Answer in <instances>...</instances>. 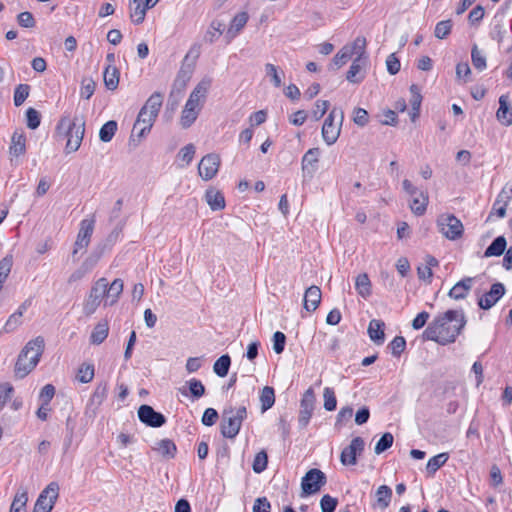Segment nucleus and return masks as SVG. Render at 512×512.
<instances>
[{
    "instance_id": "9",
    "label": "nucleus",
    "mask_w": 512,
    "mask_h": 512,
    "mask_svg": "<svg viewBox=\"0 0 512 512\" xmlns=\"http://www.w3.org/2000/svg\"><path fill=\"white\" fill-rule=\"evenodd\" d=\"M315 393L313 388L309 387L303 394L300 401V412L298 422L301 428H305L313 414L315 406Z\"/></svg>"
},
{
    "instance_id": "28",
    "label": "nucleus",
    "mask_w": 512,
    "mask_h": 512,
    "mask_svg": "<svg viewBox=\"0 0 512 512\" xmlns=\"http://www.w3.org/2000/svg\"><path fill=\"white\" fill-rule=\"evenodd\" d=\"M384 326H385V324L381 320L372 319L370 321L369 326H368V334H369L370 339L373 342H375L377 344H382L384 342V339H385Z\"/></svg>"
},
{
    "instance_id": "56",
    "label": "nucleus",
    "mask_w": 512,
    "mask_h": 512,
    "mask_svg": "<svg viewBox=\"0 0 512 512\" xmlns=\"http://www.w3.org/2000/svg\"><path fill=\"white\" fill-rule=\"evenodd\" d=\"M324 397V408L327 411H333L336 409L337 400L334 393V390L330 387H326L323 392Z\"/></svg>"
},
{
    "instance_id": "44",
    "label": "nucleus",
    "mask_w": 512,
    "mask_h": 512,
    "mask_svg": "<svg viewBox=\"0 0 512 512\" xmlns=\"http://www.w3.org/2000/svg\"><path fill=\"white\" fill-rule=\"evenodd\" d=\"M117 131V122L110 120L106 122L99 131V138L103 142H110Z\"/></svg>"
},
{
    "instance_id": "7",
    "label": "nucleus",
    "mask_w": 512,
    "mask_h": 512,
    "mask_svg": "<svg viewBox=\"0 0 512 512\" xmlns=\"http://www.w3.org/2000/svg\"><path fill=\"white\" fill-rule=\"evenodd\" d=\"M326 482L327 478L324 472L317 468L310 469L301 480L302 492L305 495L315 494L320 491Z\"/></svg>"
},
{
    "instance_id": "40",
    "label": "nucleus",
    "mask_w": 512,
    "mask_h": 512,
    "mask_svg": "<svg viewBox=\"0 0 512 512\" xmlns=\"http://www.w3.org/2000/svg\"><path fill=\"white\" fill-rule=\"evenodd\" d=\"M261 411L265 412L275 403V392L270 386H265L260 393Z\"/></svg>"
},
{
    "instance_id": "2",
    "label": "nucleus",
    "mask_w": 512,
    "mask_h": 512,
    "mask_svg": "<svg viewBox=\"0 0 512 512\" xmlns=\"http://www.w3.org/2000/svg\"><path fill=\"white\" fill-rule=\"evenodd\" d=\"M57 136L67 138L65 151L67 154L76 152L82 143L85 133V121L82 117L63 115L56 125Z\"/></svg>"
},
{
    "instance_id": "19",
    "label": "nucleus",
    "mask_w": 512,
    "mask_h": 512,
    "mask_svg": "<svg viewBox=\"0 0 512 512\" xmlns=\"http://www.w3.org/2000/svg\"><path fill=\"white\" fill-rule=\"evenodd\" d=\"M497 119L505 126L512 125V108L507 95L499 98V108L496 112Z\"/></svg>"
},
{
    "instance_id": "47",
    "label": "nucleus",
    "mask_w": 512,
    "mask_h": 512,
    "mask_svg": "<svg viewBox=\"0 0 512 512\" xmlns=\"http://www.w3.org/2000/svg\"><path fill=\"white\" fill-rule=\"evenodd\" d=\"M471 60L473 66L482 71L486 68V57L481 50L478 49L477 45H474L471 50Z\"/></svg>"
},
{
    "instance_id": "45",
    "label": "nucleus",
    "mask_w": 512,
    "mask_h": 512,
    "mask_svg": "<svg viewBox=\"0 0 512 512\" xmlns=\"http://www.w3.org/2000/svg\"><path fill=\"white\" fill-rule=\"evenodd\" d=\"M94 377V366L92 364H82L77 371L76 379L81 383H89Z\"/></svg>"
},
{
    "instance_id": "62",
    "label": "nucleus",
    "mask_w": 512,
    "mask_h": 512,
    "mask_svg": "<svg viewBox=\"0 0 512 512\" xmlns=\"http://www.w3.org/2000/svg\"><path fill=\"white\" fill-rule=\"evenodd\" d=\"M17 22L23 28H33L36 25V21L31 12L24 11L17 15Z\"/></svg>"
},
{
    "instance_id": "13",
    "label": "nucleus",
    "mask_w": 512,
    "mask_h": 512,
    "mask_svg": "<svg viewBox=\"0 0 512 512\" xmlns=\"http://www.w3.org/2000/svg\"><path fill=\"white\" fill-rule=\"evenodd\" d=\"M138 418L146 426L158 428L166 423V417L151 406L143 404L138 408Z\"/></svg>"
},
{
    "instance_id": "52",
    "label": "nucleus",
    "mask_w": 512,
    "mask_h": 512,
    "mask_svg": "<svg viewBox=\"0 0 512 512\" xmlns=\"http://www.w3.org/2000/svg\"><path fill=\"white\" fill-rule=\"evenodd\" d=\"M267 464H268L267 453L264 450H262V451L258 452L254 458L253 465H252L253 471L255 473H261L267 468Z\"/></svg>"
},
{
    "instance_id": "61",
    "label": "nucleus",
    "mask_w": 512,
    "mask_h": 512,
    "mask_svg": "<svg viewBox=\"0 0 512 512\" xmlns=\"http://www.w3.org/2000/svg\"><path fill=\"white\" fill-rule=\"evenodd\" d=\"M338 504L337 498L325 494L320 500V507L322 512H334Z\"/></svg>"
},
{
    "instance_id": "63",
    "label": "nucleus",
    "mask_w": 512,
    "mask_h": 512,
    "mask_svg": "<svg viewBox=\"0 0 512 512\" xmlns=\"http://www.w3.org/2000/svg\"><path fill=\"white\" fill-rule=\"evenodd\" d=\"M410 93H411L410 104H411L412 110L419 111L421 102H422V96L420 93V89L418 88L417 85L412 84L410 86Z\"/></svg>"
},
{
    "instance_id": "54",
    "label": "nucleus",
    "mask_w": 512,
    "mask_h": 512,
    "mask_svg": "<svg viewBox=\"0 0 512 512\" xmlns=\"http://www.w3.org/2000/svg\"><path fill=\"white\" fill-rule=\"evenodd\" d=\"M353 56V50L349 46L343 47L333 58V63L337 68L343 66Z\"/></svg>"
},
{
    "instance_id": "48",
    "label": "nucleus",
    "mask_w": 512,
    "mask_h": 512,
    "mask_svg": "<svg viewBox=\"0 0 512 512\" xmlns=\"http://www.w3.org/2000/svg\"><path fill=\"white\" fill-rule=\"evenodd\" d=\"M199 113H197L194 110H191L190 108H183L181 112L180 117V125L183 129H187L192 126V124L196 121L198 118Z\"/></svg>"
},
{
    "instance_id": "31",
    "label": "nucleus",
    "mask_w": 512,
    "mask_h": 512,
    "mask_svg": "<svg viewBox=\"0 0 512 512\" xmlns=\"http://www.w3.org/2000/svg\"><path fill=\"white\" fill-rule=\"evenodd\" d=\"M507 246V241L504 236L496 237L492 243L486 248L484 257L501 256Z\"/></svg>"
},
{
    "instance_id": "5",
    "label": "nucleus",
    "mask_w": 512,
    "mask_h": 512,
    "mask_svg": "<svg viewBox=\"0 0 512 512\" xmlns=\"http://www.w3.org/2000/svg\"><path fill=\"white\" fill-rule=\"evenodd\" d=\"M343 120L344 112L336 107L330 111L324 120L322 138L328 146L333 145L339 138Z\"/></svg>"
},
{
    "instance_id": "37",
    "label": "nucleus",
    "mask_w": 512,
    "mask_h": 512,
    "mask_svg": "<svg viewBox=\"0 0 512 512\" xmlns=\"http://www.w3.org/2000/svg\"><path fill=\"white\" fill-rule=\"evenodd\" d=\"M355 288L363 298H368L371 295V281L366 273L359 274L356 277Z\"/></svg>"
},
{
    "instance_id": "18",
    "label": "nucleus",
    "mask_w": 512,
    "mask_h": 512,
    "mask_svg": "<svg viewBox=\"0 0 512 512\" xmlns=\"http://www.w3.org/2000/svg\"><path fill=\"white\" fill-rule=\"evenodd\" d=\"M194 71V62L186 63L183 61L177 76L173 83V88L179 91L183 90L190 81Z\"/></svg>"
},
{
    "instance_id": "53",
    "label": "nucleus",
    "mask_w": 512,
    "mask_h": 512,
    "mask_svg": "<svg viewBox=\"0 0 512 512\" xmlns=\"http://www.w3.org/2000/svg\"><path fill=\"white\" fill-rule=\"evenodd\" d=\"M108 394V385L107 383H100L96 386L92 396L91 401L94 404L100 405L106 399Z\"/></svg>"
},
{
    "instance_id": "38",
    "label": "nucleus",
    "mask_w": 512,
    "mask_h": 512,
    "mask_svg": "<svg viewBox=\"0 0 512 512\" xmlns=\"http://www.w3.org/2000/svg\"><path fill=\"white\" fill-rule=\"evenodd\" d=\"M449 459L448 453H440L430 458L426 465V470L429 475H434Z\"/></svg>"
},
{
    "instance_id": "59",
    "label": "nucleus",
    "mask_w": 512,
    "mask_h": 512,
    "mask_svg": "<svg viewBox=\"0 0 512 512\" xmlns=\"http://www.w3.org/2000/svg\"><path fill=\"white\" fill-rule=\"evenodd\" d=\"M146 10L147 8L142 6L141 3L136 4V6L131 9L130 12V18L132 22L136 25L141 24L145 19Z\"/></svg>"
},
{
    "instance_id": "3",
    "label": "nucleus",
    "mask_w": 512,
    "mask_h": 512,
    "mask_svg": "<svg viewBox=\"0 0 512 512\" xmlns=\"http://www.w3.org/2000/svg\"><path fill=\"white\" fill-rule=\"evenodd\" d=\"M44 351V339L40 336L30 340L20 352L15 364V375L26 377L38 364Z\"/></svg>"
},
{
    "instance_id": "15",
    "label": "nucleus",
    "mask_w": 512,
    "mask_h": 512,
    "mask_svg": "<svg viewBox=\"0 0 512 512\" xmlns=\"http://www.w3.org/2000/svg\"><path fill=\"white\" fill-rule=\"evenodd\" d=\"M163 103V95L159 92H154L145 102L141 110V117L144 114H147V112L150 113V118L147 119L145 122L149 125H154V122L156 121L159 111L162 107Z\"/></svg>"
},
{
    "instance_id": "51",
    "label": "nucleus",
    "mask_w": 512,
    "mask_h": 512,
    "mask_svg": "<svg viewBox=\"0 0 512 512\" xmlns=\"http://www.w3.org/2000/svg\"><path fill=\"white\" fill-rule=\"evenodd\" d=\"M452 21L451 20H443L436 24L434 35L438 39H445L451 32L452 29Z\"/></svg>"
},
{
    "instance_id": "25",
    "label": "nucleus",
    "mask_w": 512,
    "mask_h": 512,
    "mask_svg": "<svg viewBox=\"0 0 512 512\" xmlns=\"http://www.w3.org/2000/svg\"><path fill=\"white\" fill-rule=\"evenodd\" d=\"M120 72L115 65H107L103 72L104 85L108 90L114 91L119 85Z\"/></svg>"
},
{
    "instance_id": "34",
    "label": "nucleus",
    "mask_w": 512,
    "mask_h": 512,
    "mask_svg": "<svg viewBox=\"0 0 512 512\" xmlns=\"http://www.w3.org/2000/svg\"><path fill=\"white\" fill-rule=\"evenodd\" d=\"M108 281L106 278L98 279L92 286L88 297L92 300L101 303L102 299H106Z\"/></svg>"
},
{
    "instance_id": "42",
    "label": "nucleus",
    "mask_w": 512,
    "mask_h": 512,
    "mask_svg": "<svg viewBox=\"0 0 512 512\" xmlns=\"http://www.w3.org/2000/svg\"><path fill=\"white\" fill-rule=\"evenodd\" d=\"M231 365V358L228 354L220 356L213 365V370L219 377H225Z\"/></svg>"
},
{
    "instance_id": "10",
    "label": "nucleus",
    "mask_w": 512,
    "mask_h": 512,
    "mask_svg": "<svg viewBox=\"0 0 512 512\" xmlns=\"http://www.w3.org/2000/svg\"><path fill=\"white\" fill-rule=\"evenodd\" d=\"M220 167V157L218 154L211 153L205 155L199 165L198 172L201 178L205 181H209L214 178Z\"/></svg>"
},
{
    "instance_id": "8",
    "label": "nucleus",
    "mask_w": 512,
    "mask_h": 512,
    "mask_svg": "<svg viewBox=\"0 0 512 512\" xmlns=\"http://www.w3.org/2000/svg\"><path fill=\"white\" fill-rule=\"evenodd\" d=\"M59 495V486L56 482H51L40 493L33 512H51Z\"/></svg>"
},
{
    "instance_id": "57",
    "label": "nucleus",
    "mask_w": 512,
    "mask_h": 512,
    "mask_svg": "<svg viewBox=\"0 0 512 512\" xmlns=\"http://www.w3.org/2000/svg\"><path fill=\"white\" fill-rule=\"evenodd\" d=\"M191 395L199 399L205 394V387L202 382L196 378H192L187 382Z\"/></svg>"
},
{
    "instance_id": "32",
    "label": "nucleus",
    "mask_w": 512,
    "mask_h": 512,
    "mask_svg": "<svg viewBox=\"0 0 512 512\" xmlns=\"http://www.w3.org/2000/svg\"><path fill=\"white\" fill-rule=\"evenodd\" d=\"M105 251L106 246L98 245L97 247H95L94 250L81 264V266L84 268V271L90 272L97 265Z\"/></svg>"
},
{
    "instance_id": "23",
    "label": "nucleus",
    "mask_w": 512,
    "mask_h": 512,
    "mask_svg": "<svg viewBox=\"0 0 512 512\" xmlns=\"http://www.w3.org/2000/svg\"><path fill=\"white\" fill-rule=\"evenodd\" d=\"M9 153L14 157H19L26 153V136L23 131H15L12 134Z\"/></svg>"
},
{
    "instance_id": "60",
    "label": "nucleus",
    "mask_w": 512,
    "mask_h": 512,
    "mask_svg": "<svg viewBox=\"0 0 512 512\" xmlns=\"http://www.w3.org/2000/svg\"><path fill=\"white\" fill-rule=\"evenodd\" d=\"M512 199V184L507 183L498 194L495 200V206L500 204L508 205Z\"/></svg>"
},
{
    "instance_id": "4",
    "label": "nucleus",
    "mask_w": 512,
    "mask_h": 512,
    "mask_svg": "<svg viewBox=\"0 0 512 512\" xmlns=\"http://www.w3.org/2000/svg\"><path fill=\"white\" fill-rule=\"evenodd\" d=\"M247 418V409L244 405L237 408L227 406L222 412L220 433L224 438L234 439L240 432L243 421Z\"/></svg>"
},
{
    "instance_id": "27",
    "label": "nucleus",
    "mask_w": 512,
    "mask_h": 512,
    "mask_svg": "<svg viewBox=\"0 0 512 512\" xmlns=\"http://www.w3.org/2000/svg\"><path fill=\"white\" fill-rule=\"evenodd\" d=\"M123 291V281L121 279H115L109 285H107L105 306H112L115 304Z\"/></svg>"
},
{
    "instance_id": "22",
    "label": "nucleus",
    "mask_w": 512,
    "mask_h": 512,
    "mask_svg": "<svg viewBox=\"0 0 512 512\" xmlns=\"http://www.w3.org/2000/svg\"><path fill=\"white\" fill-rule=\"evenodd\" d=\"M367 57H356L346 75V79L351 83H359L364 79V74L361 73L363 67L366 65Z\"/></svg>"
},
{
    "instance_id": "29",
    "label": "nucleus",
    "mask_w": 512,
    "mask_h": 512,
    "mask_svg": "<svg viewBox=\"0 0 512 512\" xmlns=\"http://www.w3.org/2000/svg\"><path fill=\"white\" fill-rule=\"evenodd\" d=\"M205 199L210 208L214 211L222 210L225 207L224 195L215 189H208Z\"/></svg>"
},
{
    "instance_id": "11",
    "label": "nucleus",
    "mask_w": 512,
    "mask_h": 512,
    "mask_svg": "<svg viewBox=\"0 0 512 512\" xmlns=\"http://www.w3.org/2000/svg\"><path fill=\"white\" fill-rule=\"evenodd\" d=\"M320 149L310 148L302 157L301 170L304 180H311L318 170Z\"/></svg>"
},
{
    "instance_id": "43",
    "label": "nucleus",
    "mask_w": 512,
    "mask_h": 512,
    "mask_svg": "<svg viewBox=\"0 0 512 512\" xmlns=\"http://www.w3.org/2000/svg\"><path fill=\"white\" fill-rule=\"evenodd\" d=\"M28 501V495L26 490H19L10 507V512H26V503Z\"/></svg>"
},
{
    "instance_id": "17",
    "label": "nucleus",
    "mask_w": 512,
    "mask_h": 512,
    "mask_svg": "<svg viewBox=\"0 0 512 512\" xmlns=\"http://www.w3.org/2000/svg\"><path fill=\"white\" fill-rule=\"evenodd\" d=\"M321 290L318 286L308 287L304 293L303 306L308 312H314L321 302Z\"/></svg>"
},
{
    "instance_id": "21",
    "label": "nucleus",
    "mask_w": 512,
    "mask_h": 512,
    "mask_svg": "<svg viewBox=\"0 0 512 512\" xmlns=\"http://www.w3.org/2000/svg\"><path fill=\"white\" fill-rule=\"evenodd\" d=\"M212 80L210 78H203L192 90L189 95V99L203 106L211 87Z\"/></svg>"
},
{
    "instance_id": "26",
    "label": "nucleus",
    "mask_w": 512,
    "mask_h": 512,
    "mask_svg": "<svg viewBox=\"0 0 512 512\" xmlns=\"http://www.w3.org/2000/svg\"><path fill=\"white\" fill-rule=\"evenodd\" d=\"M473 278H465L459 282H457L449 291V296L453 299L460 300L464 299L469 290L472 287Z\"/></svg>"
},
{
    "instance_id": "30",
    "label": "nucleus",
    "mask_w": 512,
    "mask_h": 512,
    "mask_svg": "<svg viewBox=\"0 0 512 512\" xmlns=\"http://www.w3.org/2000/svg\"><path fill=\"white\" fill-rule=\"evenodd\" d=\"M412 201L410 203V208L412 212L417 215L421 216L425 213L428 205V195L426 192L421 191L417 195L411 196Z\"/></svg>"
},
{
    "instance_id": "58",
    "label": "nucleus",
    "mask_w": 512,
    "mask_h": 512,
    "mask_svg": "<svg viewBox=\"0 0 512 512\" xmlns=\"http://www.w3.org/2000/svg\"><path fill=\"white\" fill-rule=\"evenodd\" d=\"M393 356L399 357L406 348V340L402 336H396L389 344Z\"/></svg>"
},
{
    "instance_id": "41",
    "label": "nucleus",
    "mask_w": 512,
    "mask_h": 512,
    "mask_svg": "<svg viewBox=\"0 0 512 512\" xmlns=\"http://www.w3.org/2000/svg\"><path fill=\"white\" fill-rule=\"evenodd\" d=\"M224 24L221 21L213 20L210 24L209 29L204 35V40L208 43H213L223 34Z\"/></svg>"
},
{
    "instance_id": "55",
    "label": "nucleus",
    "mask_w": 512,
    "mask_h": 512,
    "mask_svg": "<svg viewBox=\"0 0 512 512\" xmlns=\"http://www.w3.org/2000/svg\"><path fill=\"white\" fill-rule=\"evenodd\" d=\"M27 127L35 130L40 126V113L34 108H28L26 111Z\"/></svg>"
},
{
    "instance_id": "49",
    "label": "nucleus",
    "mask_w": 512,
    "mask_h": 512,
    "mask_svg": "<svg viewBox=\"0 0 512 512\" xmlns=\"http://www.w3.org/2000/svg\"><path fill=\"white\" fill-rule=\"evenodd\" d=\"M30 86L28 84H19L14 91V105L21 106L28 98Z\"/></svg>"
},
{
    "instance_id": "39",
    "label": "nucleus",
    "mask_w": 512,
    "mask_h": 512,
    "mask_svg": "<svg viewBox=\"0 0 512 512\" xmlns=\"http://www.w3.org/2000/svg\"><path fill=\"white\" fill-rule=\"evenodd\" d=\"M392 497V490L387 485H381L376 491V504L382 509L389 506Z\"/></svg>"
},
{
    "instance_id": "16",
    "label": "nucleus",
    "mask_w": 512,
    "mask_h": 512,
    "mask_svg": "<svg viewBox=\"0 0 512 512\" xmlns=\"http://www.w3.org/2000/svg\"><path fill=\"white\" fill-rule=\"evenodd\" d=\"M504 294L505 286L500 282L494 283L490 290L478 300V305L481 309L488 310L492 308Z\"/></svg>"
},
{
    "instance_id": "1",
    "label": "nucleus",
    "mask_w": 512,
    "mask_h": 512,
    "mask_svg": "<svg viewBox=\"0 0 512 512\" xmlns=\"http://www.w3.org/2000/svg\"><path fill=\"white\" fill-rule=\"evenodd\" d=\"M466 323L467 319L463 310H447L429 323L423 332V338L440 345L453 343Z\"/></svg>"
},
{
    "instance_id": "33",
    "label": "nucleus",
    "mask_w": 512,
    "mask_h": 512,
    "mask_svg": "<svg viewBox=\"0 0 512 512\" xmlns=\"http://www.w3.org/2000/svg\"><path fill=\"white\" fill-rule=\"evenodd\" d=\"M109 333V326L107 321H100L94 327L91 335L90 342L95 345H99L107 338Z\"/></svg>"
},
{
    "instance_id": "46",
    "label": "nucleus",
    "mask_w": 512,
    "mask_h": 512,
    "mask_svg": "<svg viewBox=\"0 0 512 512\" xmlns=\"http://www.w3.org/2000/svg\"><path fill=\"white\" fill-rule=\"evenodd\" d=\"M96 83L91 77H84L81 81L80 96L90 99L95 92Z\"/></svg>"
},
{
    "instance_id": "6",
    "label": "nucleus",
    "mask_w": 512,
    "mask_h": 512,
    "mask_svg": "<svg viewBox=\"0 0 512 512\" xmlns=\"http://www.w3.org/2000/svg\"><path fill=\"white\" fill-rule=\"evenodd\" d=\"M440 233L449 240H457L463 234L462 222L452 214L440 215L437 219Z\"/></svg>"
},
{
    "instance_id": "12",
    "label": "nucleus",
    "mask_w": 512,
    "mask_h": 512,
    "mask_svg": "<svg viewBox=\"0 0 512 512\" xmlns=\"http://www.w3.org/2000/svg\"><path fill=\"white\" fill-rule=\"evenodd\" d=\"M94 224H95L94 219H83L80 222L79 232L77 234V238H76V241L74 244V249L72 252L73 256L76 255L79 250L87 248L88 245L90 244L91 237H92L93 230H94Z\"/></svg>"
},
{
    "instance_id": "14",
    "label": "nucleus",
    "mask_w": 512,
    "mask_h": 512,
    "mask_svg": "<svg viewBox=\"0 0 512 512\" xmlns=\"http://www.w3.org/2000/svg\"><path fill=\"white\" fill-rule=\"evenodd\" d=\"M365 442L361 437H355L351 443L341 452L340 460L343 465H355L357 463V455L364 450Z\"/></svg>"
},
{
    "instance_id": "64",
    "label": "nucleus",
    "mask_w": 512,
    "mask_h": 512,
    "mask_svg": "<svg viewBox=\"0 0 512 512\" xmlns=\"http://www.w3.org/2000/svg\"><path fill=\"white\" fill-rule=\"evenodd\" d=\"M273 350L277 354H281L284 351L286 344V336L283 332L276 331L273 334Z\"/></svg>"
},
{
    "instance_id": "50",
    "label": "nucleus",
    "mask_w": 512,
    "mask_h": 512,
    "mask_svg": "<svg viewBox=\"0 0 512 512\" xmlns=\"http://www.w3.org/2000/svg\"><path fill=\"white\" fill-rule=\"evenodd\" d=\"M394 441V437L391 433H384L375 445L374 451L376 454H381L389 449Z\"/></svg>"
},
{
    "instance_id": "20",
    "label": "nucleus",
    "mask_w": 512,
    "mask_h": 512,
    "mask_svg": "<svg viewBox=\"0 0 512 512\" xmlns=\"http://www.w3.org/2000/svg\"><path fill=\"white\" fill-rule=\"evenodd\" d=\"M510 25L503 17H495L492 22L490 37L501 43L508 33Z\"/></svg>"
},
{
    "instance_id": "24",
    "label": "nucleus",
    "mask_w": 512,
    "mask_h": 512,
    "mask_svg": "<svg viewBox=\"0 0 512 512\" xmlns=\"http://www.w3.org/2000/svg\"><path fill=\"white\" fill-rule=\"evenodd\" d=\"M249 19L248 13L245 11L237 13L230 22L227 30V37L235 38L238 33L245 27Z\"/></svg>"
},
{
    "instance_id": "36",
    "label": "nucleus",
    "mask_w": 512,
    "mask_h": 512,
    "mask_svg": "<svg viewBox=\"0 0 512 512\" xmlns=\"http://www.w3.org/2000/svg\"><path fill=\"white\" fill-rule=\"evenodd\" d=\"M154 449L157 450L163 457L168 459L174 458L177 452L175 443L170 439L160 440Z\"/></svg>"
},
{
    "instance_id": "35",
    "label": "nucleus",
    "mask_w": 512,
    "mask_h": 512,
    "mask_svg": "<svg viewBox=\"0 0 512 512\" xmlns=\"http://www.w3.org/2000/svg\"><path fill=\"white\" fill-rule=\"evenodd\" d=\"M149 118H150V113L149 112H147V114H144L141 117V110L139 111L137 119H136V121L134 123V126H133V132L136 133V135L139 138H143L148 133H150L151 128L153 127V125H149V124L145 123L147 121V119H149Z\"/></svg>"
}]
</instances>
